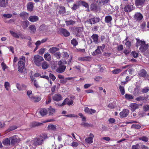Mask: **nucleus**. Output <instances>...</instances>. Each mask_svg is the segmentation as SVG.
<instances>
[{"label":"nucleus","mask_w":149,"mask_h":149,"mask_svg":"<svg viewBox=\"0 0 149 149\" xmlns=\"http://www.w3.org/2000/svg\"><path fill=\"white\" fill-rule=\"evenodd\" d=\"M136 46L137 47L140 46L139 48V50L142 52H145L148 49L149 45L148 44H146L144 40H140L138 38H136Z\"/></svg>","instance_id":"obj_1"},{"label":"nucleus","mask_w":149,"mask_h":149,"mask_svg":"<svg viewBox=\"0 0 149 149\" xmlns=\"http://www.w3.org/2000/svg\"><path fill=\"white\" fill-rule=\"evenodd\" d=\"M47 134H43L32 140L31 141V143L34 146L41 145L43 143L44 140L47 138Z\"/></svg>","instance_id":"obj_2"},{"label":"nucleus","mask_w":149,"mask_h":149,"mask_svg":"<svg viewBox=\"0 0 149 149\" xmlns=\"http://www.w3.org/2000/svg\"><path fill=\"white\" fill-rule=\"evenodd\" d=\"M25 57L24 56H22L21 58L19 59L18 65V71L22 74H24V72L23 70L25 67Z\"/></svg>","instance_id":"obj_3"},{"label":"nucleus","mask_w":149,"mask_h":149,"mask_svg":"<svg viewBox=\"0 0 149 149\" xmlns=\"http://www.w3.org/2000/svg\"><path fill=\"white\" fill-rule=\"evenodd\" d=\"M44 61L43 57L38 55H35L33 58V62L35 65L38 67L41 66V63Z\"/></svg>","instance_id":"obj_4"},{"label":"nucleus","mask_w":149,"mask_h":149,"mask_svg":"<svg viewBox=\"0 0 149 149\" xmlns=\"http://www.w3.org/2000/svg\"><path fill=\"white\" fill-rule=\"evenodd\" d=\"M82 28L80 27L74 26L73 27V33L77 37H80L82 33Z\"/></svg>","instance_id":"obj_5"},{"label":"nucleus","mask_w":149,"mask_h":149,"mask_svg":"<svg viewBox=\"0 0 149 149\" xmlns=\"http://www.w3.org/2000/svg\"><path fill=\"white\" fill-rule=\"evenodd\" d=\"M73 101L67 98L65 99L62 103H55V105L59 107H62L67 104L68 105L70 106L73 103Z\"/></svg>","instance_id":"obj_6"},{"label":"nucleus","mask_w":149,"mask_h":149,"mask_svg":"<svg viewBox=\"0 0 149 149\" xmlns=\"http://www.w3.org/2000/svg\"><path fill=\"white\" fill-rule=\"evenodd\" d=\"M100 20V18L99 17H93L87 20L86 22L87 23L90 24L92 25L99 22Z\"/></svg>","instance_id":"obj_7"},{"label":"nucleus","mask_w":149,"mask_h":149,"mask_svg":"<svg viewBox=\"0 0 149 149\" xmlns=\"http://www.w3.org/2000/svg\"><path fill=\"white\" fill-rule=\"evenodd\" d=\"M29 99L34 102H38L40 100L41 98L40 97L35 96L33 94H27Z\"/></svg>","instance_id":"obj_8"},{"label":"nucleus","mask_w":149,"mask_h":149,"mask_svg":"<svg viewBox=\"0 0 149 149\" xmlns=\"http://www.w3.org/2000/svg\"><path fill=\"white\" fill-rule=\"evenodd\" d=\"M10 140H11V144L13 145L15 143L19 142L20 141V139L16 135L13 136L10 138Z\"/></svg>","instance_id":"obj_9"},{"label":"nucleus","mask_w":149,"mask_h":149,"mask_svg":"<svg viewBox=\"0 0 149 149\" xmlns=\"http://www.w3.org/2000/svg\"><path fill=\"white\" fill-rule=\"evenodd\" d=\"M19 16L22 19L27 20L29 17V14L25 11L21 12L19 14Z\"/></svg>","instance_id":"obj_10"},{"label":"nucleus","mask_w":149,"mask_h":149,"mask_svg":"<svg viewBox=\"0 0 149 149\" xmlns=\"http://www.w3.org/2000/svg\"><path fill=\"white\" fill-rule=\"evenodd\" d=\"M89 137L86 138L85 139L86 143L90 144L93 142V139L94 137V135L92 133H90L89 135Z\"/></svg>","instance_id":"obj_11"},{"label":"nucleus","mask_w":149,"mask_h":149,"mask_svg":"<svg viewBox=\"0 0 149 149\" xmlns=\"http://www.w3.org/2000/svg\"><path fill=\"white\" fill-rule=\"evenodd\" d=\"M53 100L57 102H58L62 99L61 95L59 94H56L52 95Z\"/></svg>","instance_id":"obj_12"},{"label":"nucleus","mask_w":149,"mask_h":149,"mask_svg":"<svg viewBox=\"0 0 149 149\" xmlns=\"http://www.w3.org/2000/svg\"><path fill=\"white\" fill-rule=\"evenodd\" d=\"M138 74L141 77H145L148 76L147 72L143 69L140 70L138 73Z\"/></svg>","instance_id":"obj_13"},{"label":"nucleus","mask_w":149,"mask_h":149,"mask_svg":"<svg viewBox=\"0 0 149 149\" xmlns=\"http://www.w3.org/2000/svg\"><path fill=\"white\" fill-rule=\"evenodd\" d=\"M39 18L36 15H31L29 18L28 20L31 22H34L38 21Z\"/></svg>","instance_id":"obj_14"},{"label":"nucleus","mask_w":149,"mask_h":149,"mask_svg":"<svg viewBox=\"0 0 149 149\" xmlns=\"http://www.w3.org/2000/svg\"><path fill=\"white\" fill-rule=\"evenodd\" d=\"M77 3L80 6H82L88 9L89 8L88 3L84 1L79 0L77 1Z\"/></svg>","instance_id":"obj_15"},{"label":"nucleus","mask_w":149,"mask_h":149,"mask_svg":"<svg viewBox=\"0 0 149 149\" xmlns=\"http://www.w3.org/2000/svg\"><path fill=\"white\" fill-rule=\"evenodd\" d=\"M129 113V111L127 109H124L120 113L119 115L121 118H125L127 116Z\"/></svg>","instance_id":"obj_16"},{"label":"nucleus","mask_w":149,"mask_h":149,"mask_svg":"<svg viewBox=\"0 0 149 149\" xmlns=\"http://www.w3.org/2000/svg\"><path fill=\"white\" fill-rule=\"evenodd\" d=\"M48 110V113L50 116H53L56 111V109L53 108L52 107L50 106L47 109Z\"/></svg>","instance_id":"obj_17"},{"label":"nucleus","mask_w":149,"mask_h":149,"mask_svg":"<svg viewBox=\"0 0 149 149\" xmlns=\"http://www.w3.org/2000/svg\"><path fill=\"white\" fill-rule=\"evenodd\" d=\"M66 68V66H59L56 69V72L59 73H63L65 70Z\"/></svg>","instance_id":"obj_18"},{"label":"nucleus","mask_w":149,"mask_h":149,"mask_svg":"<svg viewBox=\"0 0 149 149\" xmlns=\"http://www.w3.org/2000/svg\"><path fill=\"white\" fill-rule=\"evenodd\" d=\"M146 0H135V5L136 6H143L145 3Z\"/></svg>","instance_id":"obj_19"},{"label":"nucleus","mask_w":149,"mask_h":149,"mask_svg":"<svg viewBox=\"0 0 149 149\" xmlns=\"http://www.w3.org/2000/svg\"><path fill=\"white\" fill-rule=\"evenodd\" d=\"M84 110L86 113L90 114L94 113L96 112L95 110L91 109H89L87 107H85Z\"/></svg>","instance_id":"obj_20"},{"label":"nucleus","mask_w":149,"mask_h":149,"mask_svg":"<svg viewBox=\"0 0 149 149\" xmlns=\"http://www.w3.org/2000/svg\"><path fill=\"white\" fill-rule=\"evenodd\" d=\"M61 32L65 37H68L70 35V32L66 29L63 28L61 29Z\"/></svg>","instance_id":"obj_21"},{"label":"nucleus","mask_w":149,"mask_h":149,"mask_svg":"<svg viewBox=\"0 0 149 149\" xmlns=\"http://www.w3.org/2000/svg\"><path fill=\"white\" fill-rule=\"evenodd\" d=\"M59 9L60 10L58 11V13L62 16H64L65 14L66 13L65 8L63 6H60Z\"/></svg>","instance_id":"obj_22"},{"label":"nucleus","mask_w":149,"mask_h":149,"mask_svg":"<svg viewBox=\"0 0 149 149\" xmlns=\"http://www.w3.org/2000/svg\"><path fill=\"white\" fill-rule=\"evenodd\" d=\"M43 124L42 123H39L37 122H33L31 123L30 126L31 128H34L42 125Z\"/></svg>","instance_id":"obj_23"},{"label":"nucleus","mask_w":149,"mask_h":149,"mask_svg":"<svg viewBox=\"0 0 149 149\" xmlns=\"http://www.w3.org/2000/svg\"><path fill=\"white\" fill-rule=\"evenodd\" d=\"M29 29L30 30L31 33L34 34L36 31V27L34 24H31L29 26Z\"/></svg>","instance_id":"obj_24"},{"label":"nucleus","mask_w":149,"mask_h":149,"mask_svg":"<svg viewBox=\"0 0 149 149\" xmlns=\"http://www.w3.org/2000/svg\"><path fill=\"white\" fill-rule=\"evenodd\" d=\"M91 38L93 40V42L95 44L98 43V39L99 36L97 34H93L91 37Z\"/></svg>","instance_id":"obj_25"},{"label":"nucleus","mask_w":149,"mask_h":149,"mask_svg":"<svg viewBox=\"0 0 149 149\" xmlns=\"http://www.w3.org/2000/svg\"><path fill=\"white\" fill-rule=\"evenodd\" d=\"M10 138H6L3 139L2 141L3 144L6 146H10Z\"/></svg>","instance_id":"obj_26"},{"label":"nucleus","mask_w":149,"mask_h":149,"mask_svg":"<svg viewBox=\"0 0 149 149\" xmlns=\"http://www.w3.org/2000/svg\"><path fill=\"white\" fill-rule=\"evenodd\" d=\"M8 0H0V6L6 7L8 4Z\"/></svg>","instance_id":"obj_27"},{"label":"nucleus","mask_w":149,"mask_h":149,"mask_svg":"<svg viewBox=\"0 0 149 149\" xmlns=\"http://www.w3.org/2000/svg\"><path fill=\"white\" fill-rule=\"evenodd\" d=\"M134 18L137 20L140 21L143 18V16L140 13H137L134 15Z\"/></svg>","instance_id":"obj_28"},{"label":"nucleus","mask_w":149,"mask_h":149,"mask_svg":"<svg viewBox=\"0 0 149 149\" xmlns=\"http://www.w3.org/2000/svg\"><path fill=\"white\" fill-rule=\"evenodd\" d=\"M29 23V21L26 20L22 22L21 25L23 29H25L28 27Z\"/></svg>","instance_id":"obj_29"},{"label":"nucleus","mask_w":149,"mask_h":149,"mask_svg":"<svg viewBox=\"0 0 149 149\" xmlns=\"http://www.w3.org/2000/svg\"><path fill=\"white\" fill-rule=\"evenodd\" d=\"M27 8L28 10L31 11L33 8V3L32 2H29L27 4Z\"/></svg>","instance_id":"obj_30"},{"label":"nucleus","mask_w":149,"mask_h":149,"mask_svg":"<svg viewBox=\"0 0 149 149\" xmlns=\"http://www.w3.org/2000/svg\"><path fill=\"white\" fill-rule=\"evenodd\" d=\"M90 6L91 10L92 11H97V10L98 6L96 4L93 3L91 4Z\"/></svg>","instance_id":"obj_31"},{"label":"nucleus","mask_w":149,"mask_h":149,"mask_svg":"<svg viewBox=\"0 0 149 149\" xmlns=\"http://www.w3.org/2000/svg\"><path fill=\"white\" fill-rule=\"evenodd\" d=\"M112 20V18L111 16L109 15L105 16L104 21L107 23H110Z\"/></svg>","instance_id":"obj_32"},{"label":"nucleus","mask_w":149,"mask_h":149,"mask_svg":"<svg viewBox=\"0 0 149 149\" xmlns=\"http://www.w3.org/2000/svg\"><path fill=\"white\" fill-rule=\"evenodd\" d=\"M81 125L87 128L92 127L93 126V124L86 122H82L81 123Z\"/></svg>","instance_id":"obj_33"},{"label":"nucleus","mask_w":149,"mask_h":149,"mask_svg":"<svg viewBox=\"0 0 149 149\" xmlns=\"http://www.w3.org/2000/svg\"><path fill=\"white\" fill-rule=\"evenodd\" d=\"M16 86L17 88L19 90H24L26 88V86L24 84H22L20 85V84L18 83L16 84Z\"/></svg>","instance_id":"obj_34"},{"label":"nucleus","mask_w":149,"mask_h":149,"mask_svg":"<svg viewBox=\"0 0 149 149\" xmlns=\"http://www.w3.org/2000/svg\"><path fill=\"white\" fill-rule=\"evenodd\" d=\"M47 26L45 24H43L40 25L39 28L40 31H46L47 30Z\"/></svg>","instance_id":"obj_35"},{"label":"nucleus","mask_w":149,"mask_h":149,"mask_svg":"<svg viewBox=\"0 0 149 149\" xmlns=\"http://www.w3.org/2000/svg\"><path fill=\"white\" fill-rule=\"evenodd\" d=\"M59 50V49L56 47H53L49 49V51L52 54H54Z\"/></svg>","instance_id":"obj_36"},{"label":"nucleus","mask_w":149,"mask_h":149,"mask_svg":"<svg viewBox=\"0 0 149 149\" xmlns=\"http://www.w3.org/2000/svg\"><path fill=\"white\" fill-rule=\"evenodd\" d=\"M44 57L47 61H50L51 60V56L48 53H45L44 55Z\"/></svg>","instance_id":"obj_37"},{"label":"nucleus","mask_w":149,"mask_h":149,"mask_svg":"<svg viewBox=\"0 0 149 149\" xmlns=\"http://www.w3.org/2000/svg\"><path fill=\"white\" fill-rule=\"evenodd\" d=\"M48 130L54 131H56L57 129V126L53 125H48Z\"/></svg>","instance_id":"obj_38"},{"label":"nucleus","mask_w":149,"mask_h":149,"mask_svg":"<svg viewBox=\"0 0 149 149\" xmlns=\"http://www.w3.org/2000/svg\"><path fill=\"white\" fill-rule=\"evenodd\" d=\"M40 113L42 116L45 115L48 113V110L45 109H42L40 111Z\"/></svg>","instance_id":"obj_39"},{"label":"nucleus","mask_w":149,"mask_h":149,"mask_svg":"<svg viewBox=\"0 0 149 149\" xmlns=\"http://www.w3.org/2000/svg\"><path fill=\"white\" fill-rule=\"evenodd\" d=\"M41 65L42 66V69L45 70L48 68L49 65L47 62L44 61L42 63H41Z\"/></svg>","instance_id":"obj_40"},{"label":"nucleus","mask_w":149,"mask_h":149,"mask_svg":"<svg viewBox=\"0 0 149 149\" xmlns=\"http://www.w3.org/2000/svg\"><path fill=\"white\" fill-rule=\"evenodd\" d=\"M99 46H98L97 48L95 50L94 52H93L92 54L93 56H95L96 55L100 54L101 53V52L100 51L99 48Z\"/></svg>","instance_id":"obj_41"},{"label":"nucleus","mask_w":149,"mask_h":149,"mask_svg":"<svg viewBox=\"0 0 149 149\" xmlns=\"http://www.w3.org/2000/svg\"><path fill=\"white\" fill-rule=\"evenodd\" d=\"M125 79V77L124 76H122L120 77V79L119 80H117V82L118 81H121V84L122 85H125L126 84L127 82L125 81H124V79Z\"/></svg>","instance_id":"obj_42"},{"label":"nucleus","mask_w":149,"mask_h":149,"mask_svg":"<svg viewBox=\"0 0 149 149\" xmlns=\"http://www.w3.org/2000/svg\"><path fill=\"white\" fill-rule=\"evenodd\" d=\"M124 10L126 13L130 12V6L129 4L125 6L124 8Z\"/></svg>","instance_id":"obj_43"},{"label":"nucleus","mask_w":149,"mask_h":149,"mask_svg":"<svg viewBox=\"0 0 149 149\" xmlns=\"http://www.w3.org/2000/svg\"><path fill=\"white\" fill-rule=\"evenodd\" d=\"M9 32L11 35L14 38H19V35H18L16 33L12 31H10Z\"/></svg>","instance_id":"obj_44"},{"label":"nucleus","mask_w":149,"mask_h":149,"mask_svg":"<svg viewBox=\"0 0 149 149\" xmlns=\"http://www.w3.org/2000/svg\"><path fill=\"white\" fill-rule=\"evenodd\" d=\"M79 6H80V5L77 3V4H73V6L71 7V8L72 10H74L79 8Z\"/></svg>","instance_id":"obj_45"},{"label":"nucleus","mask_w":149,"mask_h":149,"mask_svg":"<svg viewBox=\"0 0 149 149\" xmlns=\"http://www.w3.org/2000/svg\"><path fill=\"white\" fill-rule=\"evenodd\" d=\"M71 44L74 46L77 45L78 44V42L77 41L75 38H73L71 41Z\"/></svg>","instance_id":"obj_46"},{"label":"nucleus","mask_w":149,"mask_h":149,"mask_svg":"<svg viewBox=\"0 0 149 149\" xmlns=\"http://www.w3.org/2000/svg\"><path fill=\"white\" fill-rule=\"evenodd\" d=\"M128 38V37H127L125 40L123 41L124 42L125 41H127L125 43V45L127 48H130V42L129 41H127Z\"/></svg>","instance_id":"obj_47"},{"label":"nucleus","mask_w":149,"mask_h":149,"mask_svg":"<svg viewBox=\"0 0 149 149\" xmlns=\"http://www.w3.org/2000/svg\"><path fill=\"white\" fill-rule=\"evenodd\" d=\"M138 107V105L136 103H132L131 104V108L132 109V110L134 111Z\"/></svg>","instance_id":"obj_48"},{"label":"nucleus","mask_w":149,"mask_h":149,"mask_svg":"<svg viewBox=\"0 0 149 149\" xmlns=\"http://www.w3.org/2000/svg\"><path fill=\"white\" fill-rule=\"evenodd\" d=\"M122 71V70L121 69H114L112 71V72L114 74H117Z\"/></svg>","instance_id":"obj_49"},{"label":"nucleus","mask_w":149,"mask_h":149,"mask_svg":"<svg viewBox=\"0 0 149 149\" xmlns=\"http://www.w3.org/2000/svg\"><path fill=\"white\" fill-rule=\"evenodd\" d=\"M17 128V127L15 125H13L10 126L9 129L7 130L8 132H9L10 131L13 130Z\"/></svg>","instance_id":"obj_50"},{"label":"nucleus","mask_w":149,"mask_h":149,"mask_svg":"<svg viewBox=\"0 0 149 149\" xmlns=\"http://www.w3.org/2000/svg\"><path fill=\"white\" fill-rule=\"evenodd\" d=\"M65 23L66 25H70L74 24L75 23V22L73 20H69L66 21Z\"/></svg>","instance_id":"obj_51"},{"label":"nucleus","mask_w":149,"mask_h":149,"mask_svg":"<svg viewBox=\"0 0 149 149\" xmlns=\"http://www.w3.org/2000/svg\"><path fill=\"white\" fill-rule=\"evenodd\" d=\"M131 54L133 56L134 58H136L138 56V53L136 52L135 51H132L131 53Z\"/></svg>","instance_id":"obj_52"},{"label":"nucleus","mask_w":149,"mask_h":149,"mask_svg":"<svg viewBox=\"0 0 149 149\" xmlns=\"http://www.w3.org/2000/svg\"><path fill=\"white\" fill-rule=\"evenodd\" d=\"M131 127L136 129H139L140 128L141 126L140 125L137 124H135L132 125Z\"/></svg>","instance_id":"obj_53"},{"label":"nucleus","mask_w":149,"mask_h":149,"mask_svg":"<svg viewBox=\"0 0 149 149\" xmlns=\"http://www.w3.org/2000/svg\"><path fill=\"white\" fill-rule=\"evenodd\" d=\"M149 91L148 87H146L144 88L141 91L143 93H146Z\"/></svg>","instance_id":"obj_54"},{"label":"nucleus","mask_w":149,"mask_h":149,"mask_svg":"<svg viewBox=\"0 0 149 149\" xmlns=\"http://www.w3.org/2000/svg\"><path fill=\"white\" fill-rule=\"evenodd\" d=\"M123 49V46L122 45H120L117 47V49L118 51H122Z\"/></svg>","instance_id":"obj_55"},{"label":"nucleus","mask_w":149,"mask_h":149,"mask_svg":"<svg viewBox=\"0 0 149 149\" xmlns=\"http://www.w3.org/2000/svg\"><path fill=\"white\" fill-rule=\"evenodd\" d=\"M49 78L52 79L53 81H54L56 79V77L52 73H49Z\"/></svg>","instance_id":"obj_56"},{"label":"nucleus","mask_w":149,"mask_h":149,"mask_svg":"<svg viewBox=\"0 0 149 149\" xmlns=\"http://www.w3.org/2000/svg\"><path fill=\"white\" fill-rule=\"evenodd\" d=\"M139 139L140 140H142L143 141L145 142H147L148 140V138L147 137L145 136H143L139 138Z\"/></svg>","instance_id":"obj_57"},{"label":"nucleus","mask_w":149,"mask_h":149,"mask_svg":"<svg viewBox=\"0 0 149 149\" xmlns=\"http://www.w3.org/2000/svg\"><path fill=\"white\" fill-rule=\"evenodd\" d=\"M1 65L2 67V69L4 71H5V69L7 68V66L4 62H2L1 63Z\"/></svg>","instance_id":"obj_58"},{"label":"nucleus","mask_w":149,"mask_h":149,"mask_svg":"<svg viewBox=\"0 0 149 149\" xmlns=\"http://www.w3.org/2000/svg\"><path fill=\"white\" fill-rule=\"evenodd\" d=\"M143 109L144 111L146 112L149 110V105H146L143 107Z\"/></svg>","instance_id":"obj_59"},{"label":"nucleus","mask_w":149,"mask_h":149,"mask_svg":"<svg viewBox=\"0 0 149 149\" xmlns=\"http://www.w3.org/2000/svg\"><path fill=\"white\" fill-rule=\"evenodd\" d=\"M45 48H41L39 51V54L40 55H42L45 51Z\"/></svg>","instance_id":"obj_60"},{"label":"nucleus","mask_w":149,"mask_h":149,"mask_svg":"<svg viewBox=\"0 0 149 149\" xmlns=\"http://www.w3.org/2000/svg\"><path fill=\"white\" fill-rule=\"evenodd\" d=\"M54 55L57 58H60L61 56V53L59 52H57L54 54Z\"/></svg>","instance_id":"obj_61"},{"label":"nucleus","mask_w":149,"mask_h":149,"mask_svg":"<svg viewBox=\"0 0 149 149\" xmlns=\"http://www.w3.org/2000/svg\"><path fill=\"white\" fill-rule=\"evenodd\" d=\"M71 145L73 147H76L78 146L79 144L76 142L73 141Z\"/></svg>","instance_id":"obj_62"},{"label":"nucleus","mask_w":149,"mask_h":149,"mask_svg":"<svg viewBox=\"0 0 149 149\" xmlns=\"http://www.w3.org/2000/svg\"><path fill=\"white\" fill-rule=\"evenodd\" d=\"M119 88L121 93H125L124 87V86H119Z\"/></svg>","instance_id":"obj_63"},{"label":"nucleus","mask_w":149,"mask_h":149,"mask_svg":"<svg viewBox=\"0 0 149 149\" xmlns=\"http://www.w3.org/2000/svg\"><path fill=\"white\" fill-rule=\"evenodd\" d=\"M66 116L69 117H76V118H78V116H77L76 115H75L74 114H68L66 115L65 116Z\"/></svg>","instance_id":"obj_64"}]
</instances>
